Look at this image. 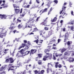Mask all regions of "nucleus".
<instances>
[{"instance_id": "aec40b11", "label": "nucleus", "mask_w": 74, "mask_h": 74, "mask_svg": "<svg viewBox=\"0 0 74 74\" xmlns=\"http://www.w3.org/2000/svg\"><path fill=\"white\" fill-rule=\"evenodd\" d=\"M44 21V25L45 26H47V24L46 23H45L47 22V21H46V20H45Z\"/></svg>"}, {"instance_id": "ea45409f", "label": "nucleus", "mask_w": 74, "mask_h": 74, "mask_svg": "<svg viewBox=\"0 0 74 74\" xmlns=\"http://www.w3.org/2000/svg\"><path fill=\"white\" fill-rule=\"evenodd\" d=\"M25 13H23L22 14V15H21V16H23V17L24 16H25Z\"/></svg>"}, {"instance_id": "a878e982", "label": "nucleus", "mask_w": 74, "mask_h": 74, "mask_svg": "<svg viewBox=\"0 0 74 74\" xmlns=\"http://www.w3.org/2000/svg\"><path fill=\"white\" fill-rule=\"evenodd\" d=\"M49 59H52V54H51L50 56H49Z\"/></svg>"}, {"instance_id": "7ed1b4c3", "label": "nucleus", "mask_w": 74, "mask_h": 74, "mask_svg": "<svg viewBox=\"0 0 74 74\" xmlns=\"http://www.w3.org/2000/svg\"><path fill=\"white\" fill-rule=\"evenodd\" d=\"M53 34V31L52 30H51L48 32V36L49 37V36H51Z\"/></svg>"}, {"instance_id": "6ab92c4d", "label": "nucleus", "mask_w": 74, "mask_h": 74, "mask_svg": "<svg viewBox=\"0 0 74 74\" xmlns=\"http://www.w3.org/2000/svg\"><path fill=\"white\" fill-rule=\"evenodd\" d=\"M58 64H59L58 62H57L55 64V66L56 68H58Z\"/></svg>"}, {"instance_id": "6e6552de", "label": "nucleus", "mask_w": 74, "mask_h": 74, "mask_svg": "<svg viewBox=\"0 0 74 74\" xmlns=\"http://www.w3.org/2000/svg\"><path fill=\"white\" fill-rule=\"evenodd\" d=\"M66 7L63 6L62 8V10L61 11H60V15L62 13V12H63V10H66Z\"/></svg>"}, {"instance_id": "20e7f679", "label": "nucleus", "mask_w": 74, "mask_h": 74, "mask_svg": "<svg viewBox=\"0 0 74 74\" xmlns=\"http://www.w3.org/2000/svg\"><path fill=\"white\" fill-rule=\"evenodd\" d=\"M47 3L46 4V5H47V6H48V7H50V5L51 4V3H52V2L50 1H48L47 2Z\"/></svg>"}, {"instance_id": "f8f14e48", "label": "nucleus", "mask_w": 74, "mask_h": 74, "mask_svg": "<svg viewBox=\"0 0 74 74\" xmlns=\"http://www.w3.org/2000/svg\"><path fill=\"white\" fill-rule=\"evenodd\" d=\"M57 17H55L53 19V20H51V21L52 22H55L56 21V20H57Z\"/></svg>"}, {"instance_id": "69168bd1", "label": "nucleus", "mask_w": 74, "mask_h": 74, "mask_svg": "<svg viewBox=\"0 0 74 74\" xmlns=\"http://www.w3.org/2000/svg\"><path fill=\"white\" fill-rule=\"evenodd\" d=\"M24 44H26V43H27V41L26 40H24Z\"/></svg>"}, {"instance_id": "9d476101", "label": "nucleus", "mask_w": 74, "mask_h": 74, "mask_svg": "<svg viewBox=\"0 0 74 74\" xmlns=\"http://www.w3.org/2000/svg\"><path fill=\"white\" fill-rule=\"evenodd\" d=\"M69 36V33L67 32L65 34L64 37V38H68Z\"/></svg>"}, {"instance_id": "a18cd8bd", "label": "nucleus", "mask_w": 74, "mask_h": 74, "mask_svg": "<svg viewBox=\"0 0 74 74\" xmlns=\"http://www.w3.org/2000/svg\"><path fill=\"white\" fill-rule=\"evenodd\" d=\"M4 35H0V37L1 38H3V37L4 36Z\"/></svg>"}, {"instance_id": "f257e3e1", "label": "nucleus", "mask_w": 74, "mask_h": 74, "mask_svg": "<svg viewBox=\"0 0 74 74\" xmlns=\"http://www.w3.org/2000/svg\"><path fill=\"white\" fill-rule=\"evenodd\" d=\"M29 47H28V46L27 45L26 47H25L24 50L23 49H22L21 51H18V52H19L20 53L22 54V55L21 56V57L25 56L26 55V54L23 55L25 53H24V51H25L26 50L28 49H29Z\"/></svg>"}, {"instance_id": "58836bf2", "label": "nucleus", "mask_w": 74, "mask_h": 74, "mask_svg": "<svg viewBox=\"0 0 74 74\" xmlns=\"http://www.w3.org/2000/svg\"><path fill=\"white\" fill-rule=\"evenodd\" d=\"M34 73L35 74H37L38 73V71L37 70H35L34 71Z\"/></svg>"}, {"instance_id": "b1692460", "label": "nucleus", "mask_w": 74, "mask_h": 74, "mask_svg": "<svg viewBox=\"0 0 74 74\" xmlns=\"http://www.w3.org/2000/svg\"><path fill=\"white\" fill-rule=\"evenodd\" d=\"M7 32H5V33H4L3 32V31H2L1 32H0V33L1 34H5V33H7Z\"/></svg>"}, {"instance_id": "f704fd0d", "label": "nucleus", "mask_w": 74, "mask_h": 74, "mask_svg": "<svg viewBox=\"0 0 74 74\" xmlns=\"http://www.w3.org/2000/svg\"><path fill=\"white\" fill-rule=\"evenodd\" d=\"M38 57H39V58H41V57H42V56H41V54H38Z\"/></svg>"}, {"instance_id": "052dcab7", "label": "nucleus", "mask_w": 74, "mask_h": 74, "mask_svg": "<svg viewBox=\"0 0 74 74\" xmlns=\"http://www.w3.org/2000/svg\"><path fill=\"white\" fill-rule=\"evenodd\" d=\"M74 28H73V26H72L71 27V29L72 30H73Z\"/></svg>"}, {"instance_id": "c85d7f7f", "label": "nucleus", "mask_w": 74, "mask_h": 74, "mask_svg": "<svg viewBox=\"0 0 74 74\" xmlns=\"http://www.w3.org/2000/svg\"><path fill=\"white\" fill-rule=\"evenodd\" d=\"M27 44H28V45H26V47H27V46H28V47H29V45H30V42H29V41H28V42Z\"/></svg>"}, {"instance_id": "79ce46f5", "label": "nucleus", "mask_w": 74, "mask_h": 74, "mask_svg": "<svg viewBox=\"0 0 74 74\" xmlns=\"http://www.w3.org/2000/svg\"><path fill=\"white\" fill-rule=\"evenodd\" d=\"M53 59L54 60H56V57L55 56H54V55H53Z\"/></svg>"}, {"instance_id": "09e8293b", "label": "nucleus", "mask_w": 74, "mask_h": 74, "mask_svg": "<svg viewBox=\"0 0 74 74\" xmlns=\"http://www.w3.org/2000/svg\"><path fill=\"white\" fill-rule=\"evenodd\" d=\"M67 44L68 45H70V41H68V42L67 43Z\"/></svg>"}, {"instance_id": "dca6fc26", "label": "nucleus", "mask_w": 74, "mask_h": 74, "mask_svg": "<svg viewBox=\"0 0 74 74\" xmlns=\"http://www.w3.org/2000/svg\"><path fill=\"white\" fill-rule=\"evenodd\" d=\"M15 26L10 27L9 28V29L10 30H12L14 29V28H15Z\"/></svg>"}, {"instance_id": "338daca9", "label": "nucleus", "mask_w": 74, "mask_h": 74, "mask_svg": "<svg viewBox=\"0 0 74 74\" xmlns=\"http://www.w3.org/2000/svg\"><path fill=\"white\" fill-rule=\"evenodd\" d=\"M40 33H42V31H40L39 32Z\"/></svg>"}, {"instance_id": "cd10ccee", "label": "nucleus", "mask_w": 74, "mask_h": 74, "mask_svg": "<svg viewBox=\"0 0 74 74\" xmlns=\"http://www.w3.org/2000/svg\"><path fill=\"white\" fill-rule=\"evenodd\" d=\"M34 42H36V44H38V39H37V40H34Z\"/></svg>"}, {"instance_id": "72a5a7b5", "label": "nucleus", "mask_w": 74, "mask_h": 74, "mask_svg": "<svg viewBox=\"0 0 74 74\" xmlns=\"http://www.w3.org/2000/svg\"><path fill=\"white\" fill-rule=\"evenodd\" d=\"M44 10L45 12H47V11L48 10V9L47 8H45Z\"/></svg>"}, {"instance_id": "7c9ffc66", "label": "nucleus", "mask_w": 74, "mask_h": 74, "mask_svg": "<svg viewBox=\"0 0 74 74\" xmlns=\"http://www.w3.org/2000/svg\"><path fill=\"white\" fill-rule=\"evenodd\" d=\"M48 57H49V56H46L44 57H45L46 59L47 60H48V59H47V58H48Z\"/></svg>"}, {"instance_id": "13d9d810", "label": "nucleus", "mask_w": 74, "mask_h": 74, "mask_svg": "<svg viewBox=\"0 0 74 74\" xmlns=\"http://www.w3.org/2000/svg\"><path fill=\"white\" fill-rule=\"evenodd\" d=\"M17 21L18 22H21V20H19V19H17Z\"/></svg>"}, {"instance_id": "c756f323", "label": "nucleus", "mask_w": 74, "mask_h": 74, "mask_svg": "<svg viewBox=\"0 0 74 74\" xmlns=\"http://www.w3.org/2000/svg\"><path fill=\"white\" fill-rule=\"evenodd\" d=\"M31 60L30 59H29L27 60V62L26 63H29V62H30V61Z\"/></svg>"}, {"instance_id": "473e14b6", "label": "nucleus", "mask_w": 74, "mask_h": 74, "mask_svg": "<svg viewBox=\"0 0 74 74\" xmlns=\"http://www.w3.org/2000/svg\"><path fill=\"white\" fill-rule=\"evenodd\" d=\"M42 42H38V45H41V43H42Z\"/></svg>"}, {"instance_id": "de8ad7c7", "label": "nucleus", "mask_w": 74, "mask_h": 74, "mask_svg": "<svg viewBox=\"0 0 74 74\" xmlns=\"http://www.w3.org/2000/svg\"><path fill=\"white\" fill-rule=\"evenodd\" d=\"M60 41H61V39H59L58 40V43H59V42H60Z\"/></svg>"}, {"instance_id": "2f4dec72", "label": "nucleus", "mask_w": 74, "mask_h": 74, "mask_svg": "<svg viewBox=\"0 0 74 74\" xmlns=\"http://www.w3.org/2000/svg\"><path fill=\"white\" fill-rule=\"evenodd\" d=\"M54 3H55L56 4H58V0H54Z\"/></svg>"}, {"instance_id": "864d4df0", "label": "nucleus", "mask_w": 74, "mask_h": 74, "mask_svg": "<svg viewBox=\"0 0 74 74\" xmlns=\"http://www.w3.org/2000/svg\"><path fill=\"white\" fill-rule=\"evenodd\" d=\"M36 3L38 4H39V3H40V1H37V0H36Z\"/></svg>"}, {"instance_id": "2eb2a0df", "label": "nucleus", "mask_w": 74, "mask_h": 74, "mask_svg": "<svg viewBox=\"0 0 74 74\" xmlns=\"http://www.w3.org/2000/svg\"><path fill=\"white\" fill-rule=\"evenodd\" d=\"M10 70H11L12 71H13V73L14 74L15 73V72L14 71H15L14 70V69L11 68H10L8 69V71H9Z\"/></svg>"}, {"instance_id": "603ef678", "label": "nucleus", "mask_w": 74, "mask_h": 74, "mask_svg": "<svg viewBox=\"0 0 74 74\" xmlns=\"http://www.w3.org/2000/svg\"><path fill=\"white\" fill-rule=\"evenodd\" d=\"M8 50H9V49H5L4 50V51H5V52H7V51H8Z\"/></svg>"}, {"instance_id": "a19ab883", "label": "nucleus", "mask_w": 74, "mask_h": 74, "mask_svg": "<svg viewBox=\"0 0 74 74\" xmlns=\"http://www.w3.org/2000/svg\"><path fill=\"white\" fill-rule=\"evenodd\" d=\"M19 39H20L19 38H18V39H17V38H15V40H16L17 41H19Z\"/></svg>"}, {"instance_id": "4468645a", "label": "nucleus", "mask_w": 74, "mask_h": 74, "mask_svg": "<svg viewBox=\"0 0 74 74\" xmlns=\"http://www.w3.org/2000/svg\"><path fill=\"white\" fill-rule=\"evenodd\" d=\"M27 12H28V10L27 9H25L24 10L23 13L26 14Z\"/></svg>"}, {"instance_id": "4c0bfd02", "label": "nucleus", "mask_w": 74, "mask_h": 74, "mask_svg": "<svg viewBox=\"0 0 74 74\" xmlns=\"http://www.w3.org/2000/svg\"><path fill=\"white\" fill-rule=\"evenodd\" d=\"M45 29L46 30H48V27H45Z\"/></svg>"}, {"instance_id": "f03ea898", "label": "nucleus", "mask_w": 74, "mask_h": 74, "mask_svg": "<svg viewBox=\"0 0 74 74\" xmlns=\"http://www.w3.org/2000/svg\"><path fill=\"white\" fill-rule=\"evenodd\" d=\"M37 51L36 49H32L31 50V52L30 53V55H33Z\"/></svg>"}, {"instance_id": "9b49d317", "label": "nucleus", "mask_w": 74, "mask_h": 74, "mask_svg": "<svg viewBox=\"0 0 74 74\" xmlns=\"http://www.w3.org/2000/svg\"><path fill=\"white\" fill-rule=\"evenodd\" d=\"M26 45L25 44H22V46H21L19 48V50L21 48H23L25 47Z\"/></svg>"}, {"instance_id": "0e129e2a", "label": "nucleus", "mask_w": 74, "mask_h": 74, "mask_svg": "<svg viewBox=\"0 0 74 74\" xmlns=\"http://www.w3.org/2000/svg\"><path fill=\"white\" fill-rule=\"evenodd\" d=\"M29 7H30V5H27V8H29Z\"/></svg>"}, {"instance_id": "c9c22d12", "label": "nucleus", "mask_w": 74, "mask_h": 74, "mask_svg": "<svg viewBox=\"0 0 74 74\" xmlns=\"http://www.w3.org/2000/svg\"><path fill=\"white\" fill-rule=\"evenodd\" d=\"M58 67L59 68H61L62 67V65L60 64H59L58 65Z\"/></svg>"}, {"instance_id": "ddd939ff", "label": "nucleus", "mask_w": 74, "mask_h": 74, "mask_svg": "<svg viewBox=\"0 0 74 74\" xmlns=\"http://www.w3.org/2000/svg\"><path fill=\"white\" fill-rule=\"evenodd\" d=\"M15 11L16 14H17V13H18V12H19V11H20V10H19V9H15Z\"/></svg>"}, {"instance_id": "37998d69", "label": "nucleus", "mask_w": 74, "mask_h": 74, "mask_svg": "<svg viewBox=\"0 0 74 74\" xmlns=\"http://www.w3.org/2000/svg\"><path fill=\"white\" fill-rule=\"evenodd\" d=\"M18 62H19V60L17 61V65H21V63H20V62H19L18 63Z\"/></svg>"}, {"instance_id": "423d86ee", "label": "nucleus", "mask_w": 74, "mask_h": 74, "mask_svg": "<svg viewBox=\"0 0 74 74\" xmlns=\"http://www.w3.org/2000/svg\"><path fill=\"white\" fill-rule=\"evenodd\" d=\"M69 62L70 63H71V62H73L74 61V58H73L70 57L69 58Z\"/></svg>"}, {"instance_id": "5fc2aeb1", "label": "nucleus", "mask_w": 74, "mask_h": 74, "mask_svg": "<svg viewBox=\"0 0 74 74\" xmlns=\"http://www.w3.org/2000/svg\"><path fill=\"white\" fill-rule=\"evenodd\" d=\"M26 74V70H25L23 73L22 74Z\"/></svg>"}, {"instance_id": "412c9836", "label": "nucleus", "mask_w": 74, "mask_h": 74, "mask_svg": "<svg viewBox=\"0 0 74 74\" xmlns=\"http://www.w3.org/2000/svg\"><path fill=\"white\" fill-rule=\"evenodd\" d=\"M44 70H42L39 73L40 74H43V73L44 72Z\"/></svg>"}, {"instance_id": "774afa93", "label": "nucleus", "mask_w": 74, "mask_h": 74, "mask_svg": "<svg viewBox=\"0 0 74 74\" xmlns=\"http://www.w3.org/2000/svg\"><path fill=\"white\" fill-rule=\"evenodd\" d=\"M63 20H61L60 21V23H62V22H63Z\"/></svg>"}, {"instance_id": "6e6d98bb", "label": "nucleus", "mask_w": 74, "mask_h": 74, "mask_svg": "<svg viewBox=\"0 0 74 74\" xmlns=\"http://www.w3.org/2000/svg\"><path fill=\"white\" fill-rule=\"evenodd\" d=\"M68 54V53H67V52H65L64 53V55H67Z\"/></svg>"}, {"instance_id": "bf43d9fd", "label": "nucleus", "mask_w": 74, "mask_h": 74, "mask_svg": "<svg viewBox=\"0 0 74 74\" xmlns=\"http://www.w3.org/2000/svg\"><path fill=\"white\" fill-rule=\"evenodd\" d=\"M28 72L29 73V74H32V73H32V71H29Z\"/></svg>"}, {"instance_id": "393cba45", "label": "nucleus", "mask_w": 74, "mask_h": 74, "mask_svg": "<svg viewBox=\"0 0 74 74\" xmlns=\"http://www.w3.org/2000/svg\"><path fill=\"white\" fill-rule=\"evenodd\" d=\"M19 29H21L22 27V26H21V24H19L18 26Z\"/></svg>"}, {"instance_id": "3c124183", "label": "nucleus", "mask_w": 74, "mask_h": 74, "mask_svg": "<svg viewBox=\"0 0 74 74\" xmlns=\"http://www.w3.org/2000/svg\"><path fill=\"white\" fill-rule=\"evenodd\" d=\"M47 73H49V69L47 68Z\"/></svg>"}, {"instance_id": "0eeeda50", "label": "nucleus", "mask_w": 74, "mask_h": 74, "mask_svg": "<svg viewBox=\"0 0 74 74\" xmlns=\"http://www.w3.org/2000/svg\"><path fill=\"white\" fill-rule=\"evenodd\" d=\"M9 60L10 61V63H14V59L13 58H9Z\"/></svg>"}, {"instance_id": "8fccbe9b", "label": "nucleus", "mask_w": 74, "mask_h": 74, "mask_svg": "<svg viewBox=\"0 0 74 74\" xmlns=\"http://www.w3.org/2000/svg\"><path fill=\"white\" fill-rule=\"evenodd\" d=\"M36 14H33V16H34L35 18H37V16H36Z\"/></svg>"}, {"instance_id": "39448f33", "label": "nucleus", "mask_w": 74, "mask_h": 74, "mask_svg": "<svg viewBox=\"0 0 74 74\" xmlns=\"http://www.w3.org/2000/svg\"><path fill=\"white\" fill-rule=\"evenodd\" d=\"M6 16H6V15L0 14V18H1V19H5V18H6Z\"/></svg>"}, {"instance_id": "e2e57ef3", "label": "nucleus", "mask_w": 74, "mask_h": 74, "mask_svg": "<svg viewBox=\"0 0 74 74\" xmlns=\"http://www.w3.org/2000/svg\"><path fill=\"white\" fill-rule=\"evenodd\" d=\"M16 32V30H14L13 31V32L14 33V34H15V32Z\"/></svg>"}, {"instance_id": "bb28decb", "label": "nucleus", "mask_w": 74, "mask_h": 74, "mask_svg": "<svg viewBox=\"0 0 74 74\" xmlns=\"http://www.w3.org/2000/svg\"><path fill=\"white\" fill-rule=\"evenodd\" d=\"M29 22H31L30 23H33V22H34V21H33V20H32L31 21H29Z\"/></svg>"}, {"instance_id": "f3484780", "label": "nucleus", "mask_w": 74, "mask_h": 74, "mask_svg": "<svg viewBox=\"0 0 74 74\" xmlns=\"http://www.w3.org/2000/svg\"><path fill=\"white\" fill-rule=\"evenodd\" d=\"M67 14H66V13L64 12L63 15L62 16V18H64L65 17V16H67Z\"/></svg>"}, {"instance_id": "4d7b16f0", "label": "nucleus", "mask_w": 74, "mask_h": 74, "mask_svg": "<svg viewBox=\"0 0 74 74\" xmlns=\"http://www.w3.org/2000/svg\"><path fill=\"white\" fill-rule=\"evenodd\" d=\"M14 25H15V24H14V23H12V24L11 25H10V26H14Z\"/></svg>"}, {"instance_id": "e433bc0d", "label": "nucleus", "mask_w": 74, "mask_h": 74, "mask_svg": "<svg viewBox=\"0 0 74 74\" xmlns=\"http://www.w3.org/2000/svg\"><path fill=\"white\" fill-rule=\"evenodd\" d=\"M46 60H47V59L44 57V58H43V60H44V61H46Z\"/></svg>"}, {"instance_id": "49530a36", "label": "nucleus", "mask_w": 74, "mask_h": 74, "mask_svg": "<svg viewBox=\"0 0 74 74\" xmlns=\"http://www.w3.org/2000/svg\"><path fill=\"white\" fill-rule=\"evenodd\" d=\"M72 5V3H71V2H70V1H69V5Z\"/></svg>"}, {"instance_id": "4be33fe9", "label": "nucleus", "mask_w": 74, "mask_h": 74, "mask_svg": "<svg viewBox=\"0 0 74 74\" xmlns=\"http://www.w3.org/2000/svg\"><path fill=\"white\" fill-rule=\"evenodd\" d=\"M9 61H10V58H8L6 59L5 62L6 63H8L9 62Z\"/></svg>"}, {"instance_id": "a211bd4d", "label": "nucleus", "mask_w": 74, "mask_h": 74, "mask_svg": "<svg viewBox=\"0 0 74 74\" xmlns=\"http://www.w3.org/2000/svg\"><path fill=\"white\" fill-rule=\"evenodd\" d=\"M66 49H64V48H63V49H62L61 50V53H63V52H64V51H66Z\"/></svg>"}, {"instance_id": "1a4fd4ad", "label": "nucleus", "mask_w": 74, "mask_h": 74, "mask_svg": "<svg viewBox=\"0 0 74 74\" xmlns=\"http://www.w3.org/2000/svg\"><path fill=\"white\" fill-rule=\"evenodd\" d=\"M45 53L47 54V55H49V53H47V52H49V49H46L45 50Z\"/></svg>"}, {"instance_id": "680f3d73", "label": "nucleus", "mask_w": 74, "mask_h": 74, "mask_svg": "<svg viewBox=\"0 0 74 74\" xmlns=\"http://www.w3.org/2000/svg\"><path fill=\"white\" fill-rule=\"evenodd\" d=\"M5 67L4 66H2L1 68V69H5Z\"/></svg>"}, {"instance_id": "c03bdc74", "label": "nucleus", "mask_w": 74, "mask_h": 74, "mask_svg": "<svg viewBox=\"0 0 74 74\" xmlns=\"http://www.w3.org/2000/svg\"><path fill=\"white\" fill-rule=\"evenodd\" d=\"M8 53V52L6 51H4L3 52V53L4 54V55H5V54L7 53Z\"/></svg>"}, {"instance_id": "5701e85b", "label": "nucleus", "mask_w": 74, "mask_h": 74, "mask_svg": "<svg viewBox=\"0 0 74 74\" xmlns=\"http://www.w3.org/2000/svg\"><path fill=\"white\" fill-rule=\"evenodd\" d=\"M42 12V13L41 14H42V13H44V12H45L44 10H41L40 12V13H41V12Z\"/></svg>"}]
</instances>
